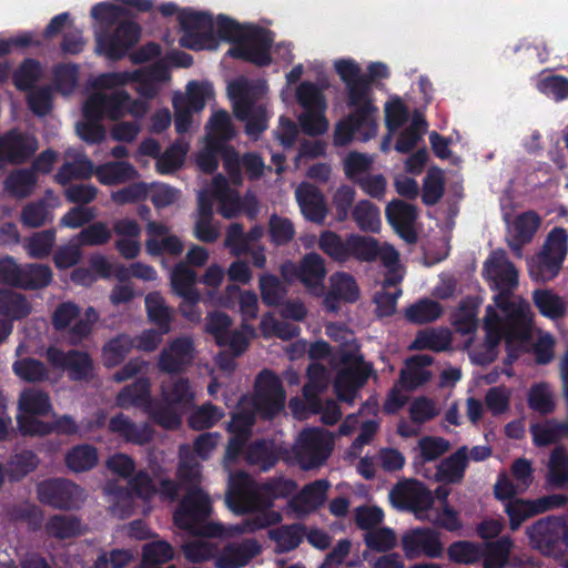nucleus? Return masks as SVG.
<instances>
[{
    "mask_svg": "<svg viewBox=\"0 0 568 568\" xmlns=\"http://www.w3.org/2000/svg\"><path fill=\"white\" fill-rule=\"evenodd\" d=\"M182 36L180 44L191 50H214L220 40L232 43L227 54L257 65L271 61L270 47L273 41L268 31L254 27H241L233 20L220 16L215 21L205 13L192 10L179 12Z\"/></svg>",
    "mask_w": 568,
    "mask_h": 568,
    "instance_id": "3",
    "label": "nucleus"
},
{
    "mask_svg": "<svg viewBox=\"0 0 568 568\" xmlns=\"http://www.w3.org/2000/svg\"><path fill=\"white\" fill-rule=\"evenodd\" d=\"M193 343L189 337H179L163 348L159 358L160 369L173 373L182 369L193 358Z\"/></svg>",
    "mask_w": 568,
    "mask_h": 568,
    "instance_id": "32",
    "label": "nucleus"
},
{
    "mask_svg": "<svg viewBox=\"0 0 568 568\" xmlns=\"http://www.w3.org/2000/svg\"><path fill=\"white\" fill-rule=\"evenodd\" d=\"M332 448V433L318 428L305 429L293 448L294 460L301 468L312 469L326 460Z\"/></svg>",
    "mask_w": 568,
    "mask_h": 568,
    "instance_id": "12",
    "label": "nucleus"
},
{
    "mask_svg": "<svg viewBox=\"0 0 568 568\" xmlns=\"http://www.w3.org/2000/svg\"><path fill=\"white\" fill-rule=\"evenodd\" d=\"M189 143L179 141L169 148L156 160V169L161 174H169L182 166Z\"/></svg>",
    "mask_w": 568,
    "mask_h": 568,
    "instance_id": "62",
    "label": "nucleus"
},
{
    "mask_svg": "<svg viewBox=\"0 0 568 568\" xmlns=\"http://www.w3.org/2000/svg\"><path fill=\"white\" fill-rule=\"evenodd\" d=\"M235 134L231 118L225 111H216L212 114L209 123L206 124V135L209 141H213L221 145L231 140Z\"/></svg>",
    "mask_w": 568,
    "mask_h": 568,
    "instance_id": "46",
    "label": "nucleus"
},
{
    "mask_svg": "<svg viewBox=\"0 0 568 568\" xmlns=\"http://www.w3.org/2000/svg\"><path fill=\"white\" fill-rule=\"evenodd\" d=\"M158 483L144 471H140L129 483L130 491H120L116 494H109L112 496V510L120 517L129 516L133 509L139 507L138 501L142 503V511L149 513L151 506L149 505L153 497L159 496L163 500L172 501L178 495L176 485L169 479L159 478Z\"/></svg>",
    "mask_w": 568,
    "mask_h": 568,
    "instance_id": "8",
    "label": "nucleus"
},
{
    "mask_svg": "<svg viewBox=\"0 0 568 568\" xmlns=\"http://www.w3.org/2000/svg\"><path fill=\"white\" fill-rule=\"evenodd\" d=\"M296 100L305 110H326L327 102L323 90L312 82H302L295 91Z\"/></svg>",
    "mask_w": 568,
    "mask_h": 568,
    "instance_id": "53",
    "label": "nucleus"
},
{
    "mask_svg": "<svg viewBox=\"0 0 568 568\" xmlns=\"http://www.w3.org/2000/svg\"><path fill=\"white\" fill-rule=\"evenodd\" d=\"M468 449L459 448L455 454L444 459L437 467L435 480L446 484L458 483L463 479L467 466Z\"/></svg>",
    "mask_w": 568,
    "mask_h": 568,
    "instance_id": "39",
    "label": "nucleus"
},
{
    "mask_svg": "<svg viewBox=\"0 0 568 568\" xmlns=\"http://www.w3.org/2000/svg\"><path fill=\"white\" fill-rule=\"evenodd\" d=\"M174 549L164 540H156L144 545L142 552V562L150 568H160L159 565L173 559Z\"/></svg>",
    "mask_w": 568,
    "mask_h": 568,
    "instance_id": "61",
    "label": "nucleus"
},
{
    "mask_svg": "<svg viewBox=\"0 0 568 568\" xmlns=\"http://www.w3.org/2000/svg\"><path fill=\"white\" fill-rule=\"evenodd\" d=\"M347 105L352 115L365 126L364 140H369L377 132V108L373 102V91L368 80L345 88Z\"/></svg>",
    "mask_w": 568,
    "mask_h": 568,
    "instance_id": "14",
    "label": "nucleus"
},
{
    "mask_svg": "<svg viewBox=\"0 0 568 568\" xmlns=\"http://www.w3.org/2000/svg\"><path fill=\"white\" fill-rule=\"evenodd\" d=\"M568 252V234L555 227L546 237L541 250L527 260V270L535 282L546 283L558 276Z\"/></svg>",
    "mask_w": 568,
    "mask_h": 568,
    "instance_id": "10",
    "label": "nucleus"
},
{
    "mask_svg": "<svg viewBox=\"0 0 568 568\" xmlns=\"http://www.w3.org/2000/svg\"><path fill=\"white\" fill-rule=\"evenodd\" d=\"M41 65L33 61L27 60L14 73V84L20 90H30L28 93V103L30 109L39 115L48 113L52 103V91L50 88L32 89L33 83L41 77Z\"/></svg>",
    "mask_w": 568,
    "mask_h": 568,
    "instance_id": "16",
    "label": "nucleus"
},
{
    "mask_svg": "<svg viewBox=\"0 0 568 568\" xmlns=\"http://www.w3.org/2000/svg\"><path fill=\"white\" fill-rule=\"evenodd\" d=\"M508 223V245L516 256H523V246L529 243L538 231L541 219L532 211L517 215Z\"/></svg>",
    "mask_w": 568,
    "mask_h": 568,
    "instance_id": "26",
    "label": "nucleus"
},
{
    "mask_svg": "<svg viewBox=\"0 0 568 568\" xmlns=\"http://www.w3.org/2000/svg\"><path fill=\"white\" fill-rule=\"evenodd\" d=\"M110 429L119 434L126 442L142 445L152 438V429L148 425H136L131 423L123 415L113 417L110 420Z\"/></svg>",
    "mask_w": 568,
    "mask_h": 568,
    "instance_id": "41",
    "label": "nucleus"
},
{
    "mask_svg": "<svg viewBox=\"0 0 568 568\" xmlns=\"http://www.w3.org/2000/svg\"><path fill=\"white\" fill-rule=\"evenodd\" d=\"M285 403V393L276 375L268 371L262 372L255 385V397H243L237 412L232 416L229 430L232 438L229 442L224 456V468L230 473L226 505L236 514L256 511L241 524L224 526L220 523H205L211 513V499L196 484L200 480V465L190 456L189 447L180 449V466L178 477L182 484L192 486L174 513L175 525L195 536L205 537H234L253 532L257 529L275 525L282 520V515L275 510H267L274 499L285 498L295 489L291 479L277 478L264 485L255 484L245 473H232L231 467L239 458L250 428L253 425L255 413L271 418L280 413Z\"/></svg>",
    "mask_w": 568,
    "mask_h": 568,
    "instance_id": "1",
    "label": "nucleus"
},
{
    "mask_svg": "<svg viewBox=\"0 0 568 568\" xmlns=\"http://www.w3.org/2000/svg\"><path fill=\"white\" fill-rule=\"evenodd\" d=\"M561 504L562 498L559 496L542 497L537 500L513 499L506 503L505 510L509 516L510 528L516 530L527 518Z\"/></svg>",
    "mask_w": 568,
    "mask_h": 568,
    "instance_id": "27",
    "label": "nucleus"
},
{
    "mask_svg": "<svg viewBox=\"0 0 568 568\" xmlns=\"http://www.w3.org/2000/svg\"><path fill=\"white\" fill-rule=\"evenodd\" d=\"M329 292L324 297V305L331 312L338 310V302H355L359 295L355 278L348 273H334L329 277Z\"/></svg>",
    "mask_w": 568,
    "mask_h": 568,
    "instance_id": "31",
    "label": "nucleus"
},
{
    "mask_svg": "<svg viewBox=\"0 0 568 568\" xmlns=\"http://www.w3.org/2000/svg\"><path fill=\"white\" fill-rule=\"evenodd\" d=\"M483 275L496 292L493 307L513 321L516 334H523L526 325L531 324L532 312L527 301L514 294L518 286V271L504 251L490 253L484 263Z\"/></svg>",
    "mask_w": 568,
    "mask_h": 568,
    "instance_id": "5",
    "label": "nucleus"
},
{
    "mask_svg": "<svg viewBox=\"0 0 568 568\" xmlns=\"http://www.w3.org/2000/svg\"><path fill=\"white\" fill-rule=\"evenodd\" d=\"M211 199L217 202V211L225 219L234 217L241 211H245L252 219L257 213V201L253 195L247 194L241 200L239 193L229 186L226 179L222 175H216L210 189L201 191L197 195L199 214L194 235L202 242L212 243L220 235V226L213 223Z\"/></svg>",
    "mask_w": 568,
    "mask_h": 568,
    "instance_id": "6",
    "label": "nucleus"
},
{
    "mask_svg": "<svg viewBox=\"0 0 568 568\" xmlns=\"http://www.w3.org/2000/svg\"><path fill=\"white\" fill-rule=\"evenodd\" d=\"M162 399L163 404L151 400L148 379L136 381L118 395V404L121 407H143L160 426L166 429H175L181 425L182 415L193 405L194 393L186 379H170V382L162 384Z\"/></svg>",
    "mask_w": 568,
    "mask_h": 568,
    "instance_id": "4",
    "label": "nucleus"
},
{
    "mask_svg": "<svg viewBox=\"0 0 568 568\" xmlns=\"http://www.w3.org/2000/svg\"><path fill=\"white\" fill-rule=\"evenodd\" d=\"M31 308L27 300L11 290L0 291V314L19 320L27 316Z\"/></svg>",
    "mask_w": 568,
    "mask_h": 568,
    "instance_id": "52",
    "label": "nucleus"
},
{
    "mask_svg": "<svg viewBox=\"0 0 568 568\" xmlns=\"http://www.w3.org/2000/svg\"><path fill=\"white\" fill-rule=\"evenodd\" d=\"M536 87L539 92L555 101L568 98V79L565 77L542 73L539 75Z\"/></svg>",
    "mask_w": 568,
    "mask_h": 568,
    "instance_id": "59",
    "label": "nucleus"
},
{
    "mask_svg": "<svg viewBox=\"0 0 568 568\" xmlns=\"http://www.w3.org/2000/svg\"><path fill=\"white\" fill-rule=\"evenodd\" d=\"M260 545L254 539L226 546L217 556L215 565L219 568H242L260 552Z\"/></svg>",
    "mask_w": 568,
    "mask_h": 568,
    "instance_id": "34",
    "label": "nucleus"
},
{
    "mask_svg": "<svg viewBox=\"0 0 568 568\" xmlns=\"http://www.w3.org/2000/svg\"><path fill=\"white\" fill-rule=\"evenodd\" d=\"M510 318H506L489 305L486 310L485 329L486 342L483 345L475 346L470 349L469 356L471 361L479 365L493 362L497 356V345L505 338L508 347L520 345L528 336L531 324H527L523 334H516L515 325Z\"/></svg>",
    "mask_w": 568,
    "mask_h": 568,
    "instance_id": "9",
    "label": "nucleus"
},
{
    "mask_svg": "<svg viewBox=\"0 0 568 568\" xmlns=\"http://www.w3.org/2000/svg\"><path fill=\"white\" fill-rule=\"evenodd\" d=\"M281 274L287 282L300 280L313 295L320 296L323 293L326 268L323 257L316 253L306 254L298 266L293 262L284 263Z\"/></svg>",
    "mask_w": 568,
    "mask_h": 568,
    "instance_id": "15",
    "label": "nucleus"
},
{
    "mask_svg": "<svg viewBox=\"0 0 568 568\" xmlns=\"http://www.w3.org/2000/svg\"><path fill=\"white\" fill-rule=\"evenodd\" d=\"M371 373L372 366L361 362L356 356L352 359L344 358V366L338 371L334 382L337 397L352 404Z\"/></svg>",
    "mask_w": 568,
    "mask_h": 568,
    "instance_id": "19",
    "label": "nucleus"
},
{
    "mask_svg": "<svg viewBox=\"0 0 568 568\" xmlns=\"http://www.w3.org/2000/svg\"><path fill=\"white\" fill-rule=\"evenodd\" d=\"M389 500L395 508L410 510L420 520L429 517L434 504L430 490L414 479L398 483L389 491Z\"/></svg>",
    "mask_w": 568,
    "mask_h": 568,
    "instance_id": "13",
    "label": "nucleus"
},
{
    "mask_svg": "<svg viewBox=\"0 0 568 568\" xmlns=\"http://www.w3.org/2000/svg\"><path fill=\"white\" fill-rule=\"evenodd\" d=\"M36 175L31 170H17L4 182V189L17 197H26L31 194L36 185Z\"/></svg>",
    "mask_w": 568,
    "mask_h": 568,
    "instance_id": "57",
    "label": "nucleus"
},
{
    "mask_svg": "<svg viewBox=\"0 0 568 568\" xmlns=\"http://www.w3.org/2000/svg\"><path fill=\"white\" fill-rule=\"evenodd\" d=\"M447 555L449 560L455 564L473 565L484 556V547L477 542L459 540L448 547Z\"/></svg>",
    "mask_w": 568,
    "mask_h": 568,
    "instance_id": "48",
    "label": "nucleus"
},
{
    "mask_svg": "<svg viewBox=\"0 0 568 568\" xmlns=\"http://www.w3.org/2000/svg\"><path fill=\"white\" fill-rule=\"evenodd\" d=\"M528 405L540 414H549L555 408V395L552 388L545 383L534 385L528 393Z\"/></svg>",
    "mask_w": 568,
    "mask_h": 568,
    "instance_id": "63",
    "label": "nucleus"
},
{
    "mask_svg": "<svg viewBox=\"0 0 568 568\" xmlns=\"http://www.w3.org/2000/svg\"><path fill=\"white\" fill-rule=\"evenodd\" d=\"M443 313L439 303L425 298L409 306L405 314L408 321L417 324H424L437 320Z\"/></svg>",
    "mask_w": 568,
    "mask_h": 568,
    "instance_id": "60",
    "label": "nucleus"
},
{
    "mask_svg": "<svg viewBox=\"0 0 568 568\" xmlns=\"http://www.w3.org/2000/svg\"><path fill=\"white\" fill-rule=\"evenodd\" d=\"M38 494L42 503L57 508L78 507L85 498L83 489L67 479L43 481L38 487Z\"/></svg>",
    "mask_w": 568,
    "mask_h": 568,
    "instance_id": "21",
    "label": "nucleus"
},
{
    "mask_svg": "<svg viewBox=\"0 0 568 568\" xmlns=\"http://www.w3.org/2000/svg\"><path fill=\"white\" fill-rule=\"evenodd\" d=\"M427 130V123L419 113H415L408 125L399 133L395 150L399 153H408L422 140Z\"/></svg>",
    "mask_w": 568,
    "mask_h": 568,
    "instance_id": "44",
    "label": "nucleus"
},
{
    "mask_svg": "<svg viewBox=\"0 0 568 568\" xmlns=\"http://www.w3.org/2000/svg\"><path fill=\"white\" fill-rule=\"evenodd\" d=\"M98 314L94 308H87L84 315H81L80 308L71 303L60 304L53 314V325L57 329L70 328V342L77 344L87 337L97 322Z\"/></svg>",
    "mask_w": 568,
    "mask_h": 568,
    "instance_id": "17",
    "label": "nucleus"
},
{
    "mask_svg": "<svg viewBox=\"0 0 568 568\" xmlns=\"http://www.w3.org/2000/svg\"><path fill=\"white\" fill-rule=\"evenodd\" d=\"M145 248L150 255H160L168 253L170 255H180L184 248L182 241L170 229L160 222H149L146 225Z\"/></svg>",
    "mask_w": 568,
    "mask_h": 568,
    "instance_id": "28",
    "label": "nucleus"
},
{
    "mask_svg": "<svg viewBox=\"0 0 568 568\" xmlns=\"http://www.w3.org/2000/svg\"><path fill=\"white\" fill-rule=\"evenodd\" d=\"M168 80L169 70L161 63L148 70L111 72L97 77L92 83L93 91L82 106L83 119L75 125L78 135L88 143H100L105 139V129L101 120L115 121L126 114L136 119L142 118L148 111V104L132 99L121 88L134 82L141 95L151 98L158 91V83Z\"/></svg>",
    "mask_w": 568,
    "mask_h": 568,
    "instance_id": "2",
    "label": "nucleus"
},
{
    "mask_svg": "<svg viewBox=\"0 0 568 568\" xmlns=\"http://www.w3.org/2000/svg\"><path fill=\"white\" fill-rule=\"evenodd\" d=\"M527 534L530 542L546 554L568 547V527L558 518L539 520L527 529Z\"/></svg>",
    "mask_w": 568,
    "mask_h": 568,
    "instance_id": "18",
    "label": "nucleus"
},
{
    "mask_svg": "<svg viewBox=\"0 0 568 568\" xmlns=\"http://www.w3.org/2000/svg\"><path fill=\"white\" fill-rule=\"evenodd\" d=\"M377 258L381 260L387 270L385 277V287L398 285L404 277V270L399 262L398 252L389 244H379Z\"/></svg>",
    "mask_w": 568,
    "mask_h": 568,
    "instance_id": "45",
    "label": "nucleus"
},
{
    "mask_svg": "<svg viewBox=\"0 0 568 568\" xmlns=\"http://www.w3.org/2000/svg\"><path fill=\"white\" fill-rule=\"evenodd\" d=\"M221 154L224 161V168L232 182L239 184L242 181L240 174V160L236 152L226 145H221L204 138V144L196 155L197 166L204 172H213L217 168V156Z\"/></svg>",
    "mask_w": 568,
    "mask_h": 568,
    "instance_id": "20",
    "label": "nucleus"
},
{
    "mask_svg": "<svg viewBox=\"0 0 568 568\" xmlns=\"http://www.w3.org/2000/svg\"><path fill=\"white\" fill-rule=\"evenodd\" d=\"M402 547L408 559L426 556L439 558L444 551L440 536L433 529H413L402 537Z\"/></svg>",
    "mask_w": 568,
    "mask_h": 568,
    "instance_id": "22",
    "label": "nucleus"
},
{
    "mask_svg": "<svg viewBox=\"0 0 568 568\" xmlns=\"http://www.w3.org/2000/svg\"><path fill=\"white\" fill-rule=\"evenodd\" d=\"M295 197L303 216L322 224L327 215V206L322 193L314 185L303 182L295 190Z\"/></svg>",
    "mask_w": 568,
    "mask_h": 568,
    "instance_id": "29",
    "label": "nucleus"
},
{
    "mask_svg": "<svg viewBox=\"0 0 568 568\" xmlns=\"http://www.w3.org/2000/svg\"><path fill=\"white\" fill-rule=\"evenodd\" d=\"M430 363L432 358L427 355H417L406 362L399 378L405 390H413L432 378Z\"/></svg>",
    "mask_w": 568,
    "mask_h": 568,
    "instance_id": "36",
    "label": "nucleus"
},
{
    "mask_svg": "<svg viewBox=\"0 0 568 568\" xmlns=\"http://www.w3.org/2000/svg\"><path fill=\"white\" fill-rule=\"evenodd\" d=\"M329 483L327 480H315L305 486L298 495L290 500L288 508L297 515H304L315 510L324 503Z\"/></svg>",
    "mask_w": 568,
    "mask_h": 568,
    "instance_id": "35",
    "label": "nucleus"
},
{
    "mask_svg": "<svg viewBox=\"0 0 568 568\" xmlns=\"http://www.w3.org/2000/svg\"><path fill=\"white\" fill-rule=\"evenodd\" d=\"M318 247L331 258L344 262L351 257L349 236L344 241L332 231H324L318 239Z\"/></svg>",
    "mask_w": 568,
    "mask_h": 568,
    "instance_id": "49",
    "label": "nucleus"
},
{
    "mask_svg": "<svg viewBox=\"0 0 568 568\" xmlns=\"http://www.w3.org/2000/svg\"><path fill=\"white\" fill-rule=\"evenodd\" d=\"M18 407L17 422L23 435L42 436L53 429L51 424L40 420L52 410L50 397L45 392L38 388L24 389L19 396Z\"/></svg>",
    "mask_w": 568,
    "mask_h": 568,
    "instance_id": "11",
    "label": "nucleus"
},
{
    "mask_svg": "<svg viewBox=\"0 0 568 568\" xmlns=\"http://www.w3.org/2000/svg\"><path fill=\"white\" fill-rule=\"evenodd\" d=\"M145 310L148 320L162 333L171 331L174 311L166 305L165 300L160 293L152 292L145 296Z\"/></svg>",
    "mask_w": 568,
    "mask_h": 568,
    "instance_id": "40",
    "label": "nucleus"
},
{
    "mask_svg": "<svg viewBox=\"0 0 568 568\" xmlns=\"http://www.w3.org/2000/svg\"><path fill=\"white\" fill-rule=\"evenodd\" d=\"M353 219L362 231L378 232L381 229L379 209L367 200L359 201L353 212Z\"/></svg>",
    "mask_w": 568,
    "mask_h": 568,
    "instance_id": "51",
    "label": "nucleus"
},
{
    "mask_svg": "<svg viewBox=\"0 0 568 568\" xmlns=\"http://www.w3.org/2000/svg\"><path fill=\"white\" fill-rule=\"evenodd\" d=\"M307 375L308 382L303 388V394L306 402L314 406L315 396L327 387L329 376L326 368L317 362H313L310 365Z\"/></svg>",
    "mask_w": 568,
    "mask_h": 568,
    "instance_id": "55",
    "label": "nucleus"
},
{
    "mask_svg": "<svg viewBox=\"0 0 568 568\" xmlns=\"http://www.w3.org/2000/svg\"><path fill=\"white\" fill-rule=\"evenodd\" d=\"M267 92L265 82L239 78L227 85V93L237 119L246 123V133L257 135L266 129L267 115L263 98Z\"/></svg>",
    "mask_w": 568,
    "mask_h": 568,
    "instance_id": "7",
    "label": "nucleus"
},
{
    "mask_svg": "<svg viewBox=\"0 0 568 568\" xmlns=\"http://www.w3.org/2000/svg\"><path fill=\"white\" fill-rule=\"evenodd\" d=\"M93 174V163L81 151L71 149L65 153V162L57 173L55 181L65 185L72 180L89 179Z\"/></svg>",
    "mask_w": 568,
    "mask_h": 568,
    "instance_id": "33",
    "label": "nucleus"
},
{
    "mask_svg": "<svg viewBox=\"0 0 568 568\" xmlns=\"http://www.w3.org/2000/svg\"><path fill=\"white\" fill-rule=\"evenodd\" d=\"M94 175L103 185L122 184L139 176L136 169L126 161L106 162L94 168Z\"/></svg>",
    "mask_w": 568,
    "mask_h": 568,
    "instance_id": "38",
    "label": "nucleus"
},
{
    "mask_svg": "<svg viewBox=\"0 0 568 568\" xmlns=\"http://www.w3.org/2000/svg\"><path fill=\"white\" fill-rule=\"evenodd\" d=\"M196 280V272L184 262L178 263L171 272L172 290L181 298L190 301L201 300V294L195 287Z\"/></svg>",
    "mask_w": 568,
    "mask_h": 568,
    "instance_id": "37",
    "label": "nucleus"
},
{
    "mask_svg": "<svg viewBox=\"0 0 568 568\" xmlns=\"http://www.w3.org/2000/svg\"><path fill=\"white\" fill-rule=\"evenodd\" d=\"M245 458L248 464L268 470L276 462L274 446L268 442H257L247 447Z\"/></svg>",
    "mask_w": 568,
    "mask_h": 568,
    "instance_id": "64",
    "label": "nucleus"
},
{
    "mask_svg": "<svg viewBox=\"0 0 568 568\" xmlns=\"http://www.w3.org/2000/svg\"><path fill=\"white\" fill-rule=\"evenodd\" d=\"M532 301L539 313L545 317L558 320L566 314V302L551 290L534 291Z\"/></svg>",
    "mask_w": 568,
    "mask_h": 568,
    "instance_id": "42",
    "label": "nucleus"
},
{
    "mask_svg": "<svg viewBox=\"0 0 568 568\" xmlns=\"http://www.w3.org/2000/svg\"><path fill=\"white\" fill-rule=\"evenodd\" d=\"M385 214L387 221L400 237L409 243L415 241L414 223L417 213L413 205L400 200H394L386 206Z\"/></svg>",
    "mask_w": 568,
    "mask_h": 568,
    "instance_id": "30",
    "label": "nucleus"
},
{
    "mask_svg": "<svg viewBox=\"0 0 568 568\" xmlns=\"http://www.w3.org/2000/svg\"><path fill=\"white\" fill-rule=\"evenodd\" d=\"M133 347V339L129 335H119L108 342L102 352V359L105 366L119 365Z\"/></svg>",
    "mask_w": 568,
    "mask_h": 568,
    "instance_id": "54",
    "label": "nucleus"
},
{
    "mask_svg": "<svg viewBox=\"0 0 568 568\" xmlns=\"http://www.w3.org/2000/svg\"><path fill=\"white\" fill-rule=\"evenodd\" d=\"M47 359L52 367L68 371L72 379L87 378L93 371L89 355L78 351L65 353L55 346H50L47 349Z\"/></svg>",
    "mask_w": 568,
    "mask_h": 568,
    "instance_id": "24",
    "label": "nucleus"
},
{
    "mask_svg": "<svg viewBox=\"0 0 568 568\" xmlns=\"http://www.w3.org/2000/svg\"><path fill=\"white\" fill-rule=\"evenodd\" d=\"M12 371L20 379L30 383L44 381L49 376L45 365L30 357L16 361L12 365Z\"/></svg>",
    "mask_w": 568,
    "mask_h": 568,
    "instance_id": "58",
    "label": "nucleus"
},
{
    "mask_svg": "<svg viewBox=\"0 0 568 568\" xmlns=\"http://www.w3.org/2000/svg\"><path fill=\"white\" fill-rule=\"evenodd\" d=\"M483 547L484 568H504L511 551L513 541L508 537H503L497 541L487 542Z\"/></svg>",
    "mask_w": 568,
    "mask_h": 568,
    "instance_id": "47",
    "label": "nucleus"
},
{
    "mask_svg": "<svg viewBox=\"0 0 568 568\" xmlns=\"http://www.w3.org/2000/svg\"><path fill=\"white\" fill-rule=\"evenodd\" d=\"M98 463V452L91 445H79L73 447L65 456L68 468L74 473L87 471Z\"/></svg>",
    "mask_w": 568,
    "mask_h": 568,
    "instance_id": "50",
    "label": "nucleus"
},
{
    "mask_svg": "<svg viewBox=\"0 0 568 568\" xmlns=\"http://www.w3.org/2000/svg\"><path fill=\"white\" fill-rule=\"evenodd\" d=\"M60 205V200L51 192L47 193L45 200L28 204L22 211V222L30 227H38L45 223L49 219V209Z\"/></svg>",
    "mask_w": 568,
    "mask_h": 568,
    "instance_id": "43",
    "label": "nucleus"
},
{
    "mask_svg": "<svg viewBox=\"0 0 568 568\" xmlns=\"http://www.w3.org/2000/svg\"><path fill=\"white\" fill-rule=\"evenodd\" d=\"M38 144L32 135L11 131L0 135V171L8 163L21 162L37 150Z\"/></svg>",
    "mask_w": 568,
    "mask_h": 568,
    "instance_id": "25",
    "label": "nucleus"
},
{
    "mask_svg": "<svg viewBox=\"0 0 568 568\" xmlns=\"http://www.w3.org/2000/svg\"><path fill=\"white\" fill-rule=\"evenodd\" d=\"M378 410V404L375 399L366 402V404L359 409L358 414H351L348 415L342 425L339 426L338 433L341 435L347 436L351 435L358 425L361 426L359 435L354 440V443L351 446L349 455L353 457H356L364 445L368 444L373 436L375 435L378 423L376 420L369 419L365 422H359V415L363 414H373L375 415Z\"/></svg>",
    "mask_w": 568,
    "mask_h": 568,
    "instance_id": "23",
    "label": "nucleus"
},
{
    "mask_svg": "<svg viewBox=\"0 0 568 568\" xmlns=\"http://www.w3.org/2000/svg\"><path fill=\"white\" fill-rule=\"evenodd\" d=\"M55 243V232L52 230L41 231L32 234L23 243L28 255L32 258L47 257Z\"/></svg>",
    "mask_w": 568,
    "mask_h": 568,
    "instance_id": "56",
    "label": "nucleus"
}]
</instances>
